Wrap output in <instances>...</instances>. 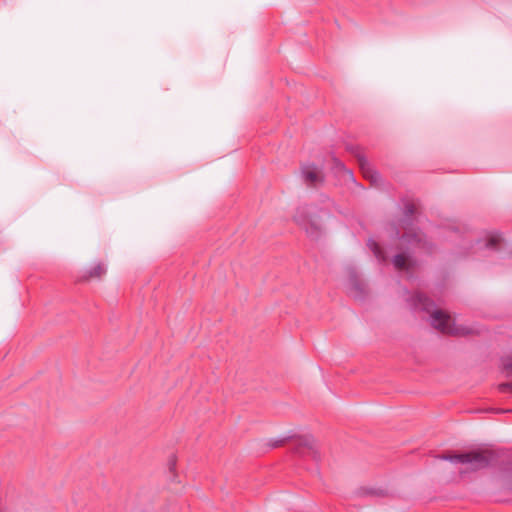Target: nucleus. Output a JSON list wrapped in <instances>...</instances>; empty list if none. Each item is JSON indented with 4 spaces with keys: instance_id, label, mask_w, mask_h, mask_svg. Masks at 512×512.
Returning <instances> with one entry per match:
<instances>
[{
    "instance_id": "412c9836",
    "label": "nucleus",
    "mask_w": 512,
    "mask_h": 512,
    "mask_svg": "<svg viewBox=\"0 0 512 512\" xmlns=\"http://www.w3.org/2000/svg\"><path fill=\"white\" fill-rule=\"evenodd\" d=\"M169 464H170V469H171V470H172V469H174V467H175V465H176V461H175V459H174V458H173V459H171V460L169 461Z\"/></svg>"
},
{
    "instance_id": "9b49d317",
    "label": "nucleus",
    "mask_w": 512,
    "mask_h": 512,
    "mask_svg": "<svg viewBox=\"0 0 512 512\" xmlns=\"http://www.w3.org/2000/svg\"><path fill=\"white\" fill-rule=\"evenodd\" d=\"M503 485L512 491V461L503 462L501 464Z\"/></svg>"
},
{
    "instance_id": "6e6552de",
    "label": "nucleus",
    "mask_w": 512,
    "mask_h": 512,
    "mask_svg": "<svg viewBox=\"0 0 512 512\" xmlns=\"http://www.w3.org/2000/svg\"><path fill=\"white\" fill-rule=\"evenodd\" d=\"M364 178L368 179L373 185H377L381 181V175L376 171L365 157H359L358 164Z\"/></svg>"
},
{
    "instance_id": "4be33fe9",
    "label": "nucleus",
    "mask_w": 512,
    "mask_h": 512,
    "mask_svg": "<svg viewBox=\"0 0 512 512\" xmlns=\"http://www.w3.org/2000/svg\"><path fill=\"white\" fill-rule=\"evenodd\" d=\"M0 512H6L2 507H0Z\"/></svg>"
},
{
    "instance_id": "a211bd4d",
    "label": "nucleus",
    "mask_w": 512,
    "mask_h": 512,
    "mask_svg": "<svg viewBox=\"0 0 512 512\" xmlns=\"http://www.w3.org/2000/svg\"><path fill=\"white\" fill-rule=\"evenodd\" d=\"M503 368L508 376H512V356H507L502 360Z\"/></svg>"
},
{
    "instance_id": "f03ea898",
    "label": "nucleus",
    "mask_w": 512,
    "mask_h": 512,
    "mask_svg": "<svg viewBox=\"0 0 512 512\" xmlns=\"http://www.w3.org/2000/svg\"><path fill=\"white\" fill-rule=\"evenodd\" d=\"M415 213V205L411 202L405 203L403 218L400 220V227L405 230V232L401 234L399 228L393 226L394 237L401 241V246L407 245L408 248L421 249L427 253H432L434 245L427 240L426 235L421 231H412ZM399 249H402V247Z\"/></svg>"
},
{
    "instance_id": "dca6fc26",
    "label": "nucleus",
    "mask_w": 512,
    "mask_h": 512,
    "mask_svg": "<svg viewBox=\"0 0 512 512\" xmlns=\"http://www.w3.org/2000/svg\"><path fill=\"white\" fill-rule=\"evenodd\" d=\"M441 459L443 460H446V461H450L452 463H462V464H465L467 459L465 457V452L464 453H458V454H445V455H442L440 456Z\"/></svg>"
},
{
    "instance_id": "4468645a",
    "label": "nucleus",
    "mask_w": 512,
    "mask_h": 512,
    "mask_svg": "<svg viewBox=\"0 0 512 512\" xmlns=\"http://www.w3.org/2000/svg\"><path fill=\"white\" fill-rule=\"evenodd\" d=\"M331 170L335 174L343 173V174H347L350 178H353L352 171L347 169L345 164L340 159H338L335 155H332V167H331Z\"/></svg>"
},
{
    "instance_id": "7ed1b4c3",
    "label": "nucleus",
    "mask_w": 512,
    "mask_h": 512,
    "mask_svg": "<svg viewBox=\"0 0 512 512\" xmlns=\"http://www.w3.org/2000/svg\"><path fill=\"white\" fill-rule=\"evenodd\" d=\"M503 450L477 449L465 452L467 459L465 464H470L473 470L483 469L499 463L503 458Z\"/></svg>"
},
{
    "instance_id": "aec40b11",
    "label": "nucleus",
    "mask_w": 512,
    "mask_h": 512,
    "mask_svg": "<svg viewBox=\"0 0 512 512\" xmlns=\"http://www.w3.org/2000/svg\"><path fill=\"white\" fill-rule=\"evenodd\" d=\"M287 439L288 438H283V439H279V440H270L268 445L270 448H277V447L282 446L286 442Z\"/></svg>"
},
{
    "instance_id": "f257e3e1",
    "label": "nucleus",
    "mask_w": 512,
    "mask_h": 512,
    "mask_svg": "<svg viewBox=\"0 0 512 512\" xmlns=\"http://www.w3.org/2000/svg\"><path fill=\"white\" fill-rule=\"evenodd\" d=\"M407 301L412 310L430 313L431 325L444 334L466 336L472 333L470 328L452 323L450 316L444 311L436 309L434 301L421 292L414 293Z\"/></svg>"
},
{
    "instance_id": "5701e85b",
    "label": "nucleus",
    "mask_w": 512,
    "mask_h": 512,
    "mask_svg": "<svg viewBox=\"0 0 512 512\" xmlns=\"http://www.w3.org/2000/svg\"><path fill=\"white\" fill-rule=\"evenodd\" d=\"M511 255H512V251H511Z\"/></svg>"
},
{
    "instance_id": "423d86ee",
    "label": "nucleus",
    "mask_w": 512,
    "mask_h": 512,
    "mask_svg": "<svg viewBox=\"0 0 512 512\" xmlns=\"http://www.w3.org/2000/svg\"><path fill=\"white\" fill-rule=\"evenodd\" d=\"M295 222L302 227L307 235L313 239H317L321 235L320 225L307 217L306 208H300L297 210L294 216Z\"/></svg>"
},
{
    "instance_id": "9d476101",
    "label": "nucleus",
    "mask_w": 512,
    "mask_h": 512,
    "mask_svg": "<svg viewBox=\"0 0 512 512\" xmlns=\"http://www.w3.org/2000/svg\"><path fill=\"white\" fill-rule=\"evenodd\" d=\"M107 272V268L104 263L98 262L92 268L86 270L78 277V282H87L91 279H101Z\"/></svg>"
},
{
    "instance_id": "f3484780",
    "label": "nucleus",
    "mask_w": 512,
    "mask_h": 512,
    "mask_svg": "<svg viewBox=\"0 0 512 512\" xmlns=\"http://www.w3.org/2000/svg\"><path fill=\"white\" fill-rule=\"evenodd\" d=\"M345 149H346V151H348L349 153H351L352 155H354L356 157L358 164H359V157H365L361 153V147L359 145L348 143V144H346Z\"/></svg>"
},
{
    "instance_id": "2eb2a0df",
    "label": "nucleus",
    "mask_w": 512,
    "mask_h": 512,
    "mask_svg": "<svg viewBox=\"0 0 512 512\" xmlns=\"http://www.w3.org/2000/svg\"><path fill=\"white\" fill-rule=\"evenodd\" d=\"M357 495L360 497H383L385 496V491L382 489H376V488H368V487H361L357 490Z\"/></svg>"
},
{
    "instance_id": "20e7f679",
    "label": "nucleus",
    "mask_w": 512,
    "mask_h": 512,
    "mask_svg": "<svg viewBox=\"0 0 512 512\" xmlns=\"http://www.w3.org/2000/svg\"><path fill=\"white\" fill-rule=\"evenodd\" d=\"M292 451L302 457H311L316 462L320 460V454L312 435L295 437Z\"/></svg>"
},
{
    "instance_id": "f8f14e48",
    "label": "nucleus",
    "mask_w": 512,
    "mask_h": 512,
    "mask_svg": "<svg viewBox=\"0 0 512 512\" xmlns=\"http://www.w3.org/2000/svg\"><path fill=\"white\" fill-rule=\"evenodd\" d=\"M503 239L499 233H492L488 239L482 244L483 248L498 251Z\"/></svg>"
},
{
    "instance_id": "ddd939ff",
    "label": "nucleus",
    "mask_w": 512,
    "mask_h": 512,
    "mask_svg": "<svg viewBox=\"0 0 512 512\" xmlns=\"http://www.w3.org/2000/svg\"><path fill=\"white\" fill-rule=\"evenodd\" d=\"M367 246L373 252L374 256L377 258L379 262H385L387 260V256L382 249V247L373 239H368Z\"/></svg>"
},
{
    "instance_id": "1a4fd4ad",
    "label": "nucleus",
    "mask_w": 512,
    "mask_h": 512,
    "mask_svg": "<svg viewBox=\"0 0 512 512\" xmlns=\"http://www.w3.org/2000/svg\"><path fill=\"white\" fill-rule=\"evenodd\" d=\"M392 263L399 271H409L414 267L415 260L412 259L409 252L402 251L393 257Z\"/></svg>"
},
{
    "instance_id": "39448f33",
    "label": "nucleus",
    "mask_w": 512,
    "mask_h": 512,
    "mask_svg": "<svg viewBox=\"0 0 512 512\" xmlns=\"http://www.w3.org/2000/svg\"><path fill=\"white\" fill-rule=\"evenodd\" d=\"M301 177L304 183L311 188H317L325 183V174L322 167L315 163H304L300 167Z\"/></svg>"
},
{
    "instance_id": "0eeeda50",
    "label": "nucleus",
    "mask_w": 512,
    "mask_h": 512,
    "mask_svg": "<svg viewBox=\"0 0 512 512\" xmlns=\"http://www.w3.org/2000/svg\"><path fill=\"white\" fill-rule=\"evenodd\" d=\"M348 282L350 290L357 299H364L366 295L365 283L358 276L357 271L353 268L348 270Z\"/></svg>"
},
{
    "instance_id": "6ab92c4d",
    "label": "nucleus",
    "mask_w": 512,
    "mask_h": 512,
    "mask_svg": "<svg viewBox=\"0 0 512 512\" xmlns=\"http://www.w3.org/2000/svg\"><path fill=\"white\" fill-rule=\"evenodd\" d=\"M498 389L502 393H512V381L500 383Z\"/></svg>"
}]
</instances>
